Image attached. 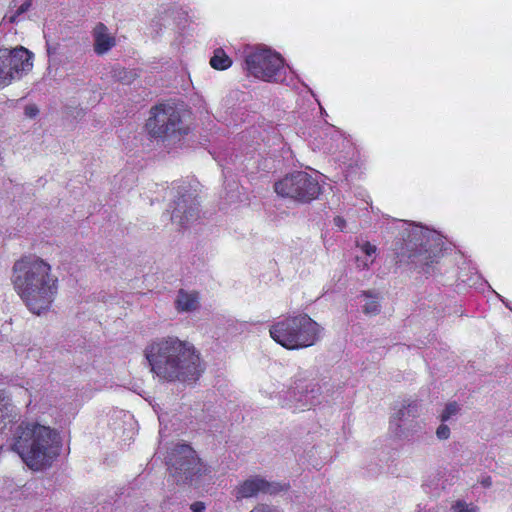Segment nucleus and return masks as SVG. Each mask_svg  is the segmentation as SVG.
Returning a JSON list of instances; mask_svg holds the SVG:
<instances>
[{
	"mask_svg": "<svg viewBox=\"0 0 512 512\" xmlns=\"http://www.w3.org/2000/svg\"><path fill=\"white\" fill-rule=\"evenodd\" d=\"M152 372L161 380L191 384L204 372L195 346L175 336L153 340L145 349Z\"/></svg>",
	"mask_w": 512,
	"mask_h": 512,
	"instance_id": "nucleus-1",
	"label": "nucleus"
},
{
	"mask_svg": "<svg viewBox=\"0 0 512 512\" xmlns=\"http://www.w3.org/2000/svg\"><path fill=\"white\" fill-rule=\"evenodd\" d=\"M11 281L29 311L36 315L50 309L58 291V278L52 273L51 265L36 256L17 260Z\"/></svg>",
	"mask_w": 512,
	"mask_h": 512,
	"instance_id": "nucleus-2",
	"label": "nucleus"
},
{
	"mask_svg": "<svg viewBox=\"0 0 512 512\" xmlns=\"http://www.w3.org/2000/svg\"><path fill=\"white\" fill-rule=\"evenodd\" d=\"M11 448L30 469L41 471L51 467L59 456L61 437L50 426L23 421L13 433Z\"/></svg>",
	"mask_w": 512,
	"mask_h": 512,
	"instance_id": "nucleus-3",
	"label": "nucleus"
},
{
	"mask_svg": "<svg viewBox=\"0 0 512 512\" xmlns=\"http://www.w3.org/2000/svg\"><path fill=\"white\" fill-rule=\"evenodd\" d=\"M322 327L307 314L287 315L278 318L269 329L271 338L282 347L298 350L316 344Z\"/></svg>",
	"mask_w": 512,
	"mask_h": 512,
	"instance_id": "nucleus-4",
	"label": "nucleus"
},
{
	"mask_svg": "<svg viewBox=\"0 0 512 512\" xmlns=\"http://www.w3.org/2000/svg\"><path fill=\"white\" fill-rule=\"evenodd\" d=\"M442 246V238L436 231L415 227L404 242L399 261L413 265L420 272L428 273L430 264L438 258Z\"/></svg>",
	"mask_w": 512,
	"mask_h": 512,
	"instance_id": "nucleus-5",
	"label": "nucleus"
},
{
	"mask_svg": "<svg viewBox=\"0 0 512 512\" xmlns=\"http://www.w3.org/2000/svg\"><path fill=\"white\" fill-rule=\"evenodd\" d=\"M146 130L153 138L180 140L187 133L180 111L171 105H159L151 109Z\"/></svg>",
	"mask_w": 512,
	"mask_h": 512,
	"instance_id": "nucleus-6",
	"label": "nucleus"
},
{
	"mask_svg": "<svg viewBox=\"0 0 512 512\" xmlns=\"http://www.w3.org/2000/svg\"><path fill=\"white\" fill-rule=\"evenodd\" d=\"M244 69L263 81H277L284 61L280 54L268 48H251L245 51Z\"/></svg>",
	"mask_w": 512,
	"mask_h": 512,
	"instance_id": "nucleus-7",
	"label": "nucleus"
},
{
	"mask_svg": "<svg viewBox=\"0 0 512 512\" xmlns=\"http://www.w3.org/2000/svg\"><path fill=\"white\" fill-rule=\"evenodd\" d=\"M274 188L278 195L300 202H309L320 193L317 180L302 171L287 175L276 182Z\"/></svg>",
	"mask_w": 512,
	"mask_h": 512,
	"instance_id": "nucleus-8",
	"label": "nucleus"
},
{
	"mask_svg": "<svg viewBox=\"0 0 512 512\" xmlns=\"http://www.w3.org/2000/svg\"><path fill=\"white\" fill-rule=\"evenodd\" d=\"M167 463L177 482L192 480L203 468L195 451L186 444L177 445L168 456Z\"/></svg>",
	"mask_w": 512,
	"mask_h": 512,
	"instance_id": "nucleus-9",
	"label": "nucleus"
},
{
	"mask_svg": "<svg viewBox=\"0 0 512 512\" xmlns=\"http://www.w3.org/2000/svg\"><path fill=\"white\" fill-rule=\"evenodd\" d=\"M287 489L286 484L268 481L260 475L250 476L240 482L234 489L236 500L257 497L259 494H277Z\"/></svg>",
	"mask_w": 512,
	"mask_h": 512,
	"instance_id": "nucleus-10",
	"label": "nucleus"
},
{
	"mask_svg": "<svg viewBox=\"0 0 512 512\" xmlns=\"http://www.w3.org/2000/svg\"><path fill=\"white\" fill-rule=\"evenodd\" d=\"M33 54L20 46L14 49H0V60L3 61L7 74L11 75V82L21 79L33 66Z\"/></svg>",
	"mask_w": 512,
	"mask_h": 512,
	"instance_id": "nucleus-11",
	"label": "nucleus"
},
{
	"mask_svg": "<svg viewBox=\"0 0 512 512\" xmlns=\"http://www.w3.org/2000/svg\"><path fill=\"white\" fill-rule=\"evenodd\" d=\"M198 204L191 195H182L175 201L171 220L180 227H186L198 217Z\"/></svg>",
	"mask_w": 512,
	"mask_h": 512,
	"instance_id": "nucleus-12",
	"label": "nucleus"
},
{
	"mask_svg": "<svg viewBox=\"0 0 512 512\" xmlns=\"http://www.w3.org/2000/svg\"><path fill=\"white\" fill-rule=\"evenodd\" d=\"M94 51L104 55L116 45L115 37L109 33L103 23H98L93 29Z\"/></svg>",
	"mask_w": 512,
	"mask_h": 512,
	"instance_id": "nucleus-13",
	"label": "nucleus"
},
{
	"mask_svg": "<svg viewBox=\"0 0 512 512\" xmlns=\"http://www.w3.org/2000/svg\"><path fill=\"white\" fill-rule=\"evenodd\" d=\"M178 312H193L199 308V296L197 292H188L181 289L175 300Z\"/></svg>",
	"mask_w": 512,
	"mask_h": 512,
	"instance_id": "nucleus-14",
	"label": "nucleus"
},
{
	"mask_svg": "<svg viewBox=\"0 0 512 512\" xmlns=\"http://www.w3.org/2000/svg\"><path fill=\"white\" fill-rule=\"evenodd\" d=\"M448 472L445 469H437L427 475L424 485L432 492L444 490L449 485Z\"/></svg>",
	"mask_w": 512,
	"mask_h": 512,
	"instance_id": "nucleus-15",
	"label": "nucleus"
},
{
	"mask_svg": "<svg viewBox=\"0 0 512 512\" xmlns=\"http://www.w3.org/2000/svg\"><path fill=\"white\" fill-rule=\"evenodd\" d=\"M417 413V405L415 403L402 405L392 415L391 424L395 425L397 428H400L403 422L408 421L410 418H415L417 416Z\"/></svg>",
	"mask_w": 512,
	"mask_h": 512,
	"instance_id": "nucleus-16",
	"label": "nucleus"
},
{
	"mask_svg": "<svg viewBox=\"0 0 512 512\" xmlns=\"http://www.w3.org/2000/svg\"><path fill=\"white\" fill-rule=\"evenodd\" d=\"M19 415L17 408L11 402V399L0 392V424L8 420L11 422Z\"/></svg>",
	"mask_w": 512,
	"mask_h": 512,
	"instance_id": "nucleus-17",
	"label": "nucleus"
},
{
	"mask_svg": "<svg viewBox=\"0 0 512 512\" xmlns=\"http://www.w3.org/2000/svg\"><path fill=\"white\" fill-rule=\"evenodd\" d=\"M210 65L216 70H226L231 67L232 60L223 49L218 48L214 51L213 56L210 59Z\"/></svg>",
	"mask_w": 512,
	"mask_h": 512,
	"instance_id": "nucleus-18",
	"label": "nucleus"
},
{
	"mask_svg": "<svg viewBox=\"0 0 512 512\" xmlns=\"http://www.w3.org/2000/svg\"><path fill=\"white\" fill-rule=\"evenodd\" d=\"M359 297L364 298L363 313L368 316L377 315L380 312L379 298L370 292H363Z\"/></svg>",
	"mask_w": 512,
	"mask_h": 512,
	"instance_id": "nucleus-19",
	"label": "nucleus"
},
{
	"mask_svg": "<svg viewBox=\"0 0 512 512\" xmlns=\"http://www.w3.org/2000/svg\"><path fill=\"white\" fill-rule=\"evenodd\" d=\"M111 77L118 82H121L123 84H131L135 78L137 77V74L132 70H127L121 67H113L111 69Z\"/></svg>",
	"mask_w": 512,
	"mask_h": 512,
	"instance_id": "nucleus-20",
	"label": "nucleus"
},
{
	"mask_svg": "<svg viewBox=\"0 0 512 512\" xmlns=\"http://www.w3.org/2000/svg\"><path fill=\"white\" fill-rule=\"evenodd\" d=\"M459 412V406L456 402L448 403L440 415L442 422L448 421Z\"/></svg>",
	"mask_w": 512,
	"mask_h": 512,
	"instance_id": "nucleus-21",
	"label": "nucleus"
},
{
	"mask_svg": "<svg viewBox=\"0 0 512 512\" xmlns=\"http://www.w3.org/2000/svg\"><path fill=\"white\" fill-rule=\"evenodd\" d=\"M357 246L360 247L362 252L365 254L367 258H374L377 251V248L375 245L371 244L368 241H365L363 243H357Z\"/></svg>",
	"mask_w": 512,
	"mask_h": 512,
	"instance_id": "nucleus-22",
	"label": "nucleus"
},
{
	"mask_svg": "<svg viewBox=\"0 0 512 512\" xmlns=\"http://www.w3.org/2000/svg\"><path fill=\"white\" fill-rule=\"evenodd\" d=\"M11 83V75L7 74L3 61L0 60V89Z\"/></svg>",
	"mask_w": 512,
	"mask_h": 512,
	"instance_id": "nucleus-23",
	"label": "nucleus"
},
{
	"mask_svg": "<svg viewBox=\"0 0 512 512\" xmlns=\"http://www.w3.org/2000/svg\"><path fill=\"white\" fill-rule=\"evenodd\" d=\"M454 512H478L477 507L472 504H466L463 502H457L453 506Z\"/></svg>",
	"mask_w": 512,
	"mask_h": 512,
	"instance_id": "nucleus-24",
	"label": "nucleus"
},
{
	"mask_svg": "<svg viewBox=\"0 0 512 512\" xmlns=\"http://www.w3.org/2000/svg\"><path fill=\"white\" fill-rule=\"evenodd\" d=\"M436 435L438 439L446 440L450 436V428L445 424H441L436 430Z\"/></svg>",
	"mask_w": 512,
	"mask_h": 512,
	"instance_id": "nucleus-25",
	"label": "nucleus"
},
{
	"mask_svg": "<svg viewBox=\"0 0 512 512\" xmlns=\"http://www.w3.org/2000/svg\"><path fill=\"white\" fill-rule=\"evenodd\" d=\"M374 262V258H367L366 256L364 258L357 257L356 258V264L359 269H368Z\"/></svg>",
	"mask_w": 512,
	"mask_h": 512,
	"instance_id": "nucleus-26",
	"label": "nucleus"
},
{
	"mask_svg": "<svg viewBox=\"0 0 512 512\" xmlns=\"http://www.w3.org/2000/svg\"><path fill=\"white\" fill-rule=\"evenodd\" d=\"M250 512H280V511L277 508L267 505V504H258Z\"/></svg>",
	"mask_w": 512,
	"mask_h": 512,
	"instance_id": "nucleus-27",
	"label": "nucleus"
},
{
	"mask_svg": "<svg viewBox=\"0 0 512 512\" xmlns=\"http://www.w3.org/2000/svg\"><path fill=\"white\" fill-rule=\"evenodd\" d=\"M30 5H31L30 1H26L25 3H23V4L18 8V10H17V12H16V15H14V16H12V17H11V21H12V22H13V21H15V17H16V16H18V15H20V14H22V13L26 12V11L29 9Z\"/></svg>",
	"mask_w": 512,
	"mask_h": 512,
	"instance_id": "nucleus-28",
	"label": "nucleus"
},
{
	"mask_svg": "<svg viewBox=\"0 0 512 512\" xmlns=\"http://www.w3.org/2000/svg\"><path fill=\"white\" fill-rule=\"evenodd\" d=\"M334 224L337 226L341 231H343L346 227V221L341 216H336L334 218Z\"/></svg>",
	"mask_w": 512,
	"mask_h": 512,
	"instance_id": "nucleus-29",
	"label": "nucleus"
},
{
	"mask_svg": "<svg viewBox=\"0 0 512 512\" xmlns=\"http://www.w3.org/2000/svg\"><path fill=\"white\" fill-rule=\"evenodd\" d=\"M192 512H204L205 505L202 502H195L191 505Z\"/></svg>",
	"mask_w": 512,
	"mask_h": 512,
	"instance_id": "nucleus-30",
	"label": "nucleus"
},
{
	"mask_svg": "<svg viewBox=\"0 0 512 512\" xmlns=\"http://www.w3.org/2000/svg\"><path fill=\"white\" fill-rule=\"evenodd\" d=\"M25 113L29 117H35L37 115V113H38V109L36 107H34V106H28L25 109Z\"/></svg>",
	"mask_w": 512,
	"mask_h": 512,
	"instance_id": "nucleus-31",
	"label": "nucleus"
},
{
	"mask_svg": "<svg viewBox=\"0 0 512 512\" xmlns=\"http://www.w3.org/2000/svg\"><path fill=\"white\" fill-rule=\"evenodd\" d=\"M19 391H20V394L23 393L28 396L29 400H28L27 406H29L32 402V400L30 398L31 397L30 392L28 391V389H23V388H19Z\"/></svg>",
	"mask_w": 512,
	"mask_h": 512,
	"instance_id": "nucleus-32",
	"label": "nucleus"
},
{
	"mask_svg": "<svg viewBox=\"0 0 512 512\" xmlns=\"http://www.w3.org/2000/svg\"><path fill=\"white\" fill-rule=\"evenodd\" d=\"M484 484H485L486 486H489V485L491 484L490 479H487V480L484 482Z\"/></svg>",
	"mask_w": 512,
	"mask_h": 512,
	"instance_id": "nucleus-33",
	"label": "nucleus"
}]
</instances>
